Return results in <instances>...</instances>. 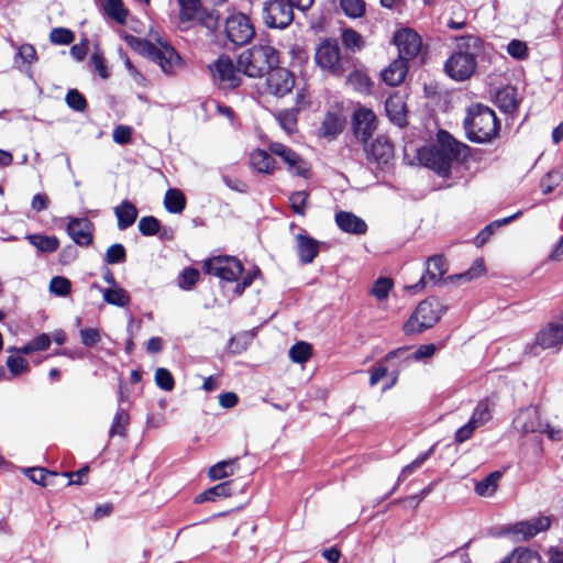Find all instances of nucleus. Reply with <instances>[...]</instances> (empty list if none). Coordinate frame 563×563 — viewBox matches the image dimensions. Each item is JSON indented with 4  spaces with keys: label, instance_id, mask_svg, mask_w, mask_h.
Wrapping results in <instances>:
<instances>
[{
    "label": "nucleus",
    "instance_id": "393cba45",
    "mask_svg": "<svg viewBox=\"0 0 563 563\" xmlns=\"http://www.w3.org/2000/svg\"><path fill=\"white\" fill-rule=\"evenodd\" d=\"M93 288L102 292L103 300L112 306L126 307L131 302L130 294L120 286L102 288L97 284L92 285Z\"/></svg>",
    "mask_w": 563,
    "mask_h": 563
},
{
    "label": "nucleus",
    "instance_id": "5fc2aeb1",
    "mask_svg": "<svg viewBox=\"0 0 563 563\" xmlns=\"http://www.w3.org/2000/svg\"><path fill=\"white\" fill-rule=\"evenodd\" d=\"M155 383L163 390L169 391L175 386V380L170 372L159 367L155 371Z\"/></svg>",
    "mask_w": 563,
    "mask_h": 563
},
{
    "label": "nucleus",
    "instance_id": "58836bf2",
    "mask_svg": "<svg viewBox=\"0 0 563 563\" xmlns=\"http://www.w3.org/2000/svg\"><path fill=\"white\" fill-rule=\"evenodd\" d=\"M104 11L107 14L119 23H124L128 18V11L122 0H104Z\"/></svg>",
    "mask_w": 563,
    "mask_h": 563
},
{
    "label": "nucleus",
    "instance_id": "338daca9",
    "mask_svg": "<svg viewBox=\"0 0 563 563\" xmlns=\"http://www.w3.org/2000/svg\"><path fill=\"white\" fill-rule=\"evenodd\" d=\"M100 332L95 328H85L80 330L81 343L86 346H93L100 341Z\"/></svg>",
    "mask_w": 563,
    "mask_h": 563
},
{
    "label": "nucleus",
    "instance_id": "ddd939ff",
    "mask_svg": "<svg viewBox=\"0 0 563 563\" xmlns=\"http://www.w3.org/2000/svg\"><path fill=\"white\" fill-rule=\"evenodd\" d=\"M394 43L398 48V58L407 63L417 57L422 47L420 35L410 29L397 31L394 36Z\"/></svg>",
    "mask_w": 563,
    "mask_h": 563
},
{
    "label": "nucleus",
    "instance_id": "39448f33",
    "mask_svg": "<svg viewBox=\"0 0 563 563\" xmlns=\"http://www.w3.org/2000/svg\"><path fill=\"white\" fill-rule=\"evenodd\" d=\"M446 306L435 297L422 300L408 320L402 324V331L407 335L424 332L434 327L445 313Z\"/></svg>",
    "mask_w": 563,
    "mask_h": 563
},
{
    "label": "nucleus",
    "instance_id": "a878e982",
    "mask_svg": "<svg viewBox=\"0 0 563 563\" xmlns=\"http://www.w3.org/2000/svg\"><path fill=\"white\" fill-rule=\"evenodd\" d=\"M386 113L391 122L398 126L407 123L406 104L400 96H391L386 100Z\"/></svg>",
    "mask_w": 563,
    "mask_h": 563
},
{
    "label": "nucleus",
    "instance_id": "9b49d317",
    "mask_svg": "<svg viewBox=\"0 0 563 563\" xmlns=\"http://www.w3.org/2000/svg\"><path fill=\"white\" fill-rule=\"evenodd\" d=\"M205 271L227 282L236 280L242 272V263L232 256H216L205 262Z\"/></svg>",
    "mask_w": 563,
    "mask_h": 563
},
{
    "label": "nucleus",
    "instance_id": "603ef678",
    "mask_svg": "<svg viewBox=\"0 0 563 563\" xmlns=\"http://www.w3.org/2000/svg\"><path fill=\"white\" fill-rule=\"evenodd\" d=\"M277 120L282 129H284L288 134L296 130L297 117L294 110L280 111L277 115Z\"/></svg>",
    "mask_w": 563,
    "mask_h": 563
},
{
    "label": "nucleus",
    "instance_id": "e2e57ef3",
    "mask_svg": "<svg viewBox=\"0 0 563 563\" xmlns=\"http://www.w3.org/2000/svg\"><path fill=\"white\" fill-rule=\"evenodd\" d=\"M561 181V176L558 172H549L540 183V188L544 195H548L553 191V189L559 186Z\"/></svg>",
    "mask_w": 563,
    "mask_h": 563
},
{
    "label": "nucleus",
    "instance_id": "a211bd4d",
    "mask_svg": "<svg viewBox=\"0 0 563 563\" xmlns=\"http://www.w3.org/2000/svg\"><path fill=\"white\" fill-rule=\"evenodd\" d=\"M353 129L356 139L366 143L376 129V117L366 108H360L353 115Z\"/></svg>",
    "mask_w": 563,
    "mask_h": 563
},
{
    "label": "nucleus",
    "instance_id": "f03ea898",
    "mask_svg": "<svg viewBox=\"0 0 563 563\" xmlns=\"http://www.w3.org/2000/svg\"><path fill=\"white\" fill-rule=\"evenodd\" d=\"M481 44L479 37L475 35L457 37L456 51L444 63L445 74L456 81L471 78L477 67L476 55Z\"/></svg>",
    "mask_w": 563,
    "mask_h": 563
},
{
    "label": "nucleus",
    "instance_id": "de8ad7c7",
    "mask_svg": "<svg viewBox=\"0 0 563 563\" xmlns=\"http://www.w3.org/2000/svg\"><path fill=\"white\" fill-rule=\"evenodd\" d=\"M23 472L33 483L42 486H48V479L57 475L56 473H48L42 467L25 468Z\"/></svg>",
    "mask_w": 563,
    "mask_h": 563
},
{
    "label": "nucleus",
    "instance_id": "b1692460",
    "mask_svg": "<svg viewBox=\"0 0 563 563\" xmlns=\"http://www.w3.org/2000/svg\"><path fill=\"white\" fill-rule=\"evenodd\" d=\"M407 71H408L407 62H405L404 59L397 58L382 71V79L384 80V82H386L389 86H393V87L398 86L399 84H401L404 81Z\"/></svg>",
    "mask_w": 563,
    "mask_h": 563
},
{
    "label": "nucleus",
    "instance_id": "6e6d98bb",
    "mask_svg": "<svg viewBox=\"0 0 563 563\" xmlns=\"http://www.w3.org/2000/svg\"><path fill=\"white\" fill-rule=\"evenodd\" d=\"M159 228V221L152 216L143 217L139 221V230L145 236L155 235Z\"/></svg>",
    "mask_w": 563,
    "mask_h": 563
},
{
    "label": "nucleus",
    "instance_id": "f3484780",
    "mask_svg": "<svg viewBox=\"0 0 563 563\" xmlns=\"http://www.w3.org/2000/svg\"><path fill=\"white\" fill-rule=\"evenodd\" d=\"M550 523L549 517H538L510 526L507 528V533L511 534L516 541H521L545 531L550 527Z\"/></svg>",
    "mask_w": 563,
    "mask_h": 563
},
{
    "label": "nucleus",
    "instance_id": "473e14b6",
    "mask_svg": "<svg viewBox=\"0 0 563 563\" xmlns=\"http://www.w3.org/2000/svg\"><path fill=\"white\" fill-rule=\"evenodd\" d=\"M500 472H493L475 485V492L482 497H492L497 490Z\"/></svg>",
    "mask_w": 563,
    "mask_h": 563
},
{
    "label": "nucleus",
    "instance_id": "8fccbe9b",
    "mask_svg": "<svg viewBox=\"0 0 563 563\" xmlns=\"http://www.w3.org/2000/svg\"><path fill=\"white\" fill-rule=\"evenodd\" d=\"M125 249L122 244L115 243L107 249L104 261L107 264H118L125 261Z\"/></svg>",
    "mask_w": 563,
    "mask_h": 563
},
{
    "label": "nucleus",
    "instance_id": "774afa93",
    "mask_svg": "<svg viewBox=\"0 0 563 563\" xmlns=\"http://www.w3.org/2000/svg\"><path fill=\"white\" fill-rule=\"evenodd\" d=\"M208 494L211 496V501H214L217 498L231 496V482H223L209 488Z\"/></svg>",
    "mask_w": 563,
    "mask_h": 563
},
{
    "label": "nucleus",
    "instance_id": "bb28decb",
    "mask_svg": "<svg viewBox=\"0 0 563 563\" xmlns=\"http://www.w3.org/2000/svg\"><path fill=\"white\" fill-rule=\"evenodd\" d=\"M296 240L301 262L305 264L311 263L319 252L318 241L305 234H297Z\"/></svg>",
    "mask_w": 563,
    "mask_h": 563
},
{
    "label": "nucleus",
    "instance_id": "cd10ccee",
    "mask_svg": "<svg viewBox=\"0 0 563 563\" xmlns=\"http://www.w3.org/2000/svg\"><path fill=\"white\" fill-rule=\"evenodd\" d=\"M114 214L119 230H125L135 222L139 211L132 202L125 200L114 208Z\"/></svg>",
    "mask_w": 563,
    "mask_h": 563
},
{
    "label": "nucleus",
    "instance_id": "2f4dec72",
    "mask_svg": "<svg viewBox=\"0 0 563 563\" xmlns=\"http://www.w3.org/2000/svg\"><path fill=\"white\" fill-rule=\"evenodd\" d=\"M25 239L40 252L53 253L59 246V241L54 235L27 234Z\"/></svg>",
    "mask_w": 563,
    "mask_h": 563
},
{
    "label": "nucleus",
    "instance_id": "052dcab7",
    "mask_svg": "<svg viewBox=\"0 0 563 563\" xmlns=\"http://www.w3.org/2000/svg\"><path fill=\"white\" fill-rule=\"evenodd\" d=\"M7 366L12 373V375H21L29 371L27 361L20 355H11L7 360Z\"/></svg>",
    "mask_w": 563,
    "mask_h": 563
},
{
    "label": "nucleus",
    "instance_id": "1a4fd4ad",
    "mask_svg": "<svg viewBox=\"0 0 563 563\" xmlns=\"http://www.w3.org/2000/svg\"><path fill=\"white\" fill-rule=\"evenodd\" d=\"M294 8L287 0H266L263 20L268 27L285 29L294 20Z\"/></svg>",
    "mask_w": 563,
    "mask_h": 563
},
{
    "label": "nucleus",
    "instance_id": "4d7b16f0",
    "mask_svg": "<svg viewBox=\"0 0 563 563\" xmlns=\"http://www.w3.org/2000/svg\"><path fill=\"white\" fill-rule=\"evenodd\" d=\"M49 40L54 44L68 45L75 40V34L64 27H56L51 31Z\"/></svg>",
    "mask_w": 563,
    "mask_h": 563
},
{
    "label": "nucleus",
    "instance_id": "680f3d73",
    "mask_svg": "<svg viewBox=\"0 0 563 563\" xmlns=\"http://www.w3.org/2000/svg\"><path fill=\"white\" fill-rule=\"evenodd\" d=\"M199 279V272L195 268H186L179 275L178 285L180 288L188 290L190 289Z\"/></svg>",
    "mask_w": 563,
    "mask_h": 563
},
{
    "label": "nucleus",
    "instance_id": "0eeeda50",
    "mask_svg": "<svg viewBox=\"0 0 563 563\" xmlns=\"http://www.w3.org/2000/svg\"><path fill=\"white\" fill-rule=\"evenodd\" d=\"M514 428L521 433H543L552 441L563 440V429L543 422L537 407H527L518 411L512 421Z\"/></svg>",
    "mask_w": 563,
    "mask_h": 563
},
{
    "label": "nucleus",
    "instance_id": "7ed1b4c3",
    "mask_svg": "<svg viewBox=\"0 0 563 563\" xmlns=\"http://www.w3.org/2000/svg\"><path fill=\"white\" fill-rule=\"evenodd\" d=\"M464 128L471 141L487 143L498 135L499 122L490 108L483 104H474L468 108L464 120Z\"/></svg>",
    "mask_w": 563,
    "mask_h": 563
},
{
    "label": "nucleus",
    "instance_id": "09e8293b",
    "mask_svg": "<svg viewBox=\"0 0 563 563\" xmlns=\"http://www.w3.org/2000/svg\"><path fill=\"white\" fill-rule=\"evenodd\" d=\"M71 283L69 279L63 276H56L52 278L49 283V290L51 292L55 294L56 296H67L70 292Z\"/></svg>",
    "mask_w": 563,
    "mask_h": 563
},
{
    "label": "nucleus",
    "instance_id": "72a5a7b5",
    "mask_svg": "<svg viewBox=\"0 0 563 563\" xmlns=\"http://www.w3.org/2000/svg\"><path fill=\"white\" fill-rule=\"evenodd\" d=\"M164 206L170 213H180L186 207V198L178 189H168L165 194Z\"/></svg>",
    "mask_w": 563,
    "mask_h": 563
},
{
    "label": "nucleus",
    "instance_id": "f704fd0d",
    "mask_svg": "<svg viewBox=\"0 0 563 563\" xmlns=\"http://www.w3.org/2000/svg\"><path fill=\"white\" fill-rule=\"evenodd\" d=\"M504 563H542L541 556L527 548L516 549Z\"/></svg>",
    "mask_w": 563,
    "mask_h": 563
},
{
    "label": "nucleus",
    "instance_id": "4c0bfd02",
    "mask_svg": "<svg viewBox=\"0 0 563 563\" xmlns=\"http://www.w3.org/2000/svg\"><path fill=\"white\" fill-rule=\"evenodd\" d=\"M520 214H521V211H518V212H516L515 214H512L510 217L496 220V221L492 222L490 224L486 225L479 232V234L476 238L477 244L478 245L484 244L493 235L495 229L500 228L501 225L510 223L512 220H515L518 217H520Z\"/></svg>",
    "mask_w": 563,
    "mask_h": 563
},
{
    "label": "nucleus",
    "instance_id": "79ce46f5",
    "mask_svg": "<svg viewBox=\"0 0 563 563\" xmlns=\"http://www.w3.org/2000/svg\"><path fill=\"white\" fill-rule=\"evenodd\" d=\"M312 354L311 345L307 342L300 341L294 344L289 350V357L295 363H305Z\"/></svg>",
    "mask_w": 563,
    "mask_h": 563
},
{
    "label": "nucleus",
    "instance_id": "864d4df0",
    "mask_svg": "<svg viewBox=\"0 0 563 563\" xmlns=\"http://www.w3.org/2000/svg\"><path fill=\"white\" fill-rule=\"evenodd\" d=\"M347 81L358 91H368L371 81L367 75L362 71L355 70L347 76Z\"/></svg>",
    "mask_w": 563,
    "mask_h": 563
},
{
    "label": "nucleus",
    "instance_id": "c756f323",
    "mask_svg": "<svg viewBox=\"0 0 563 563\" xmlns=\"http://www.w3.org/2000/svg\"><path fill=\"white\" fill-rule=\"evenodd\" d=\"M250 164L258 173L271 174L275 168V161L264 150H254L250 155Z\"/></svg>",
    "mask_w": 563,
    "mask_h": 563
},
{
    "label": "nucleus",
    "instance_id": "e433bc0d",
    "mask_svg": "<svg viewBox=\"0 0 563 563\" xmlns=\"http://www.w3.org/2000/svg\"><path fill=\"white\" fill-rule=\"evenodd\" d=\"M51 345V336L46 333H42L34 339H32L24 346L16 349V352L20 354L29 355L36 351H46Z\"/></svg>",
    "mask_w": 563,
    "mask_h": 563
},
{
    "label": "nucleus",
    "instance_id": "aec40b11",
    "mask_svg": "<svg viewBox=\"0 0 563 563\" xmlns=\"http://www.w3.org/2000/svg\"><path fill=\"white\" fill-rule=\"evenodd\" d=\"M269 151L280 157L287 165L288 169L298 175L306 176L307 167L301 157L286 145L275 142L269 145Z\"/></svg>",
    "mask_w": 563,
    "mask_h": 563
},
{
    "label": "nucleus",
    "instance_id": "f8f14e48",
    "mask_svg": "<svg viewBox=\"0 0 563 563\" xmlns=\"http://www.w3.org/2000/svg\"><path fill=\"white\" fill-rule=\"evenodd\" d=\"M143 49L162 68L165 74H173L181 66V58L178 53L167 43H159L158 46L147 42L142 43Z\"/></svg>",
    "mask_w": 563,
    "mask_h": 563
},
{
    "label": "nucleus",
    "instance_id": "4468645a",
    "mask_svg": "<svg viewBox=\"0 0 563 563\" xmlns=\"http://www.w3.org/2000/svg\"><path fill=\"white\" fill-rule=\"evenodd\" d=\"M295 86L294 75L286 68L277 65L266 74V90L276 97H284L289 93Z\"/></svg>",
    "mask_w": 563,
    "mask_h": 563
},
{
    "label": "nucleus",
    "instance_id": "a19ab883",
    "mask_svg": "<svg viewBox=\"0 0 563 563\" xmlns=\"http://www.w3.org/2000/svg\"><path fill=\"white\" fill-rule=\"evenodd\" d=\"M492 418L489 405L487 401H479L470 419L472 426L476 429L487 423Z\"/></svg>",
    "mask_w": 563,
    "mask_h": 563
},
{
    "label": "nucleus",
    "instance_id": "2eb2a0df",
    "mask_svg": "<svg viewBox=\"0 0 563 563\" xmlns=\"http://www.w3.org/2000/svg\"><path fill=\"white\" fill-rule=\"evenodd\" d=\"M446 273V264L442 256L437 255L430 257L426 263V273L415 285L407 286L406 289L417 294L428 285L438 283Z\"/></svg>",
    "mask_w": 563,
    "mask_h": 563
},
{
    "label": "nucleus",
    "instance_id": "c03bdc74",
    "mask_svg": "<svg viewBox=\"0 0 563 563\" xmlns=\"http://www.w3.org/2000/svg\"><path fill=\"white\" fill-rule=\"evenodd\" d=\"M340 4L343 12L350 18H361L365 13L364 0H341Z\"/></svg>",
    "mask_w": 563,
    "mask_h": 563
},
{
    "label": "nucleus",
    "instance_id": "c9c22d12",
    "mask_svg": "<svg viewBox=\"0 0 563 563\" xmlns=\"http://www.w3.org/2000/svg\"><path fill=\"white\" fill-rule=\"evenodd\" d=\"M178 2L180 7V22L189 23L195 21L201 8L200 0H178Z\"/></svg>",
    "mask_w": 563,
    "mask_h": 563
},
{
    "label": "nucleus",
    "instance_id": "0e129e2a",
    "mask_svg": "<svg viewBox=\"0 0 563 563\" xmlns=\"http://www.w3.org/2000/svg\"><path fill=\"white\" fill-rule=\"evenodd\" d=\"M507 52L514 58L523 59L528 55V46L522 41L512 40L507 45Z\"/></svg>",
    "mask_w": 563,
    "mask_h": 563
},
{
    "label": "nucleus",
    "instance_id": "ea45409f",
    "mask_svg": "<svg viewBox=\"0 0 563 563\" xmlns=\"http://www.w3.org/2000/svg\"><path fill=\"white\" fill-rule=\"evenodd\" d=\"M344 47L351 52L361 51L364 46L363 37L353 29H345L341 35Z\"/></svg>",
    "mask_w": 563,
    "mask_h": 563
},
{
    "label": "nucleus",
    "instance_id": "13d9d810",
    "mask_svg": "<svg viewBox=\"0 0 563 563\" xmlns=\"http://www.w3.org/2000/svg\"><path fill=\"white\" fill-rule=\"evenodd\" d=\"M485 273V265L482 258H476L468 271L456 275V279L463 282H470L476 277L482 276Z\"/></svg>",
    "mask_w": 563,
    "mask_h": 563
},
{
    "label": "nucleus",
    "instance_id": "a18cd8bd",
    "mask_svg": "<svg viewBox=\"0 0 563 563\" xmlns=\"http://www.w3.org/2000/svg\"><path fill=\"white\" fill-rule=\"evenodd\" d=\"M432 453L433 448H430L428 451L419 454L411 463L406 465L398 476V483L405 481L409 475L418 470L432 455Z\"/></svg>",
    "mask_w": 563,
    "mask_h": 563
},
{
    "label": "nucleus",
    "instance_id": "4be33fe9",
    "mask_svg": "<svg viewBox=\"0 0 563 563\" xmlns=\"http://www.w3.org/2000/svg\"><path fill=\"white\" fill-rule=\"evenodd\" d=\"M338 227L351 234H363L367 230V225L363 219L349 211H340L335 214Z\"/></svg>",
    "mask_w": 563,
    "mask_h": 563
},
{
    "label": "nucleus",
    "instance_id": "f257e3e1",
    "mask_svg": "<svg viewBox=\"0 0 563 563\" xmlns=\"http://www.w3.org/2000/svg\"><path fill=\"white\" fill-rule=\"evenodd\" d=\"M466 152V145L454 140L449 133L441 131L438 135V144L422 148L419 156L427 167L445 177L450 174L452 163L465 156Z\"/></svg>",
    "mask_w": 563,
    "mask_h": 563
},
{
    "label": "nucleus",
    "instance_id": "37998d69",
    "mask_svg": "<svg viewBox=\"0 0 563 563\" xmlns=\"http://www.w3.org/2000/svg\"><path fill=\"white\" fill-rule=\"evenodd\" d=\"M129 421H130V417L125 410L120 409L119 411H117V413L113 418L112 426L109 431V435L111 438L114 435L124 437Z\"/></svg>",
    "mask_w": 563,
    "mask_h": 563
},
{
    "label": "nucleus",
    "instance_id": "412c9836",
    "mask_svg": "<svg viewBox=\"0 0 563 563\" xmlns=\"http://www.w3.org/2000/svg\"><path fill=\"white\" fill-rule=\"evenodd\" d=\"M365 151L367 158L378 165H386L394 157V147L386 136H377Z\"/></svg>",
    "mask_w": 563,
    "mask_h": 563
},
{
    "label": "nucleus",
    "instance_id": "49530a36",
    "mask_svg": "<svg viewBox=\"0 0 563 563\" xmlns=\"http://www.w3.org/2000/svg\"><path fill=\"white\" fill-rule=\"evenodd\" d=\"M394 287V283L390 278H387V277H382V278H378L372 289H371V294L377 299V300H385L388 296H389V292L390 290L393 289Z\"/></svg>",
    "mask_w": 563,
    "mask_h": 563
},
{
    "label": "nucleus",
    "instance_id": "20e7f679",
    "mask_svg": "<svg viewBox=\"0 0 563 563\" xmlns=\"http://www.w3.org/2000/svg\"><path fill=\"white\" fill-rule=\"evenodd\" d=\"M278 62V52L269 45H255L242 52L238 58L239 69L252 78L266 75Z\"/></svg>",
    "mask_w": 563,
    "mask_h": 563
},
{
    "label": "nucleus",
    "instance_id": "9d476101",
    "mask_svg": "<svg viewBox=\"0 0 563 563\" xmlns=\"http://www.w3.org/2000/svg\"><path fill=\"white\" fill-rule=\"evenodd\" d=\"M227 37L235 45H245L255 35V29L250 18L244 13H232L225 20Z\"/></svg>",
    "mask_w": 563,
    "mask_h": 563
},
{
    "label": "nucleus",
    "instance_id": "6e6552de",
    "mask_svg": "<svg viewBox=\"0 0 563 563\" xmlns=\"http://www.w3.org/2000/svg\"><path fill=\"white\" fill-rule=\"evenodd\" d=\"M563 345V313L541 328L528 349L533 355L542 350L559 351Z\"/></svg>",
    "mask_w": 563,
    "mask_h": 563
},
{
    "label": "nucleus",
    "instance_id": "69168bd1",
    "mask_svg": "<svg viewBox=\"0 0 563 563\" xmlns=\"http://www.w3.org/2000/svg\"><path fill=\"white\" fill-rule=\"evenodd\" d=\"M112 137L118 144H129L132 140V128L129 125H118L113 130Z\"/></svg>",
    "mask_w": 563,
    "mask_h": 563
},
{
    "label": "nucleus",
    "instance_id": "3c124183",
    "mask_svg": "<svg viewBox=\"0 0 563 563\" xmlns=\"http://www.w3.org/2000/svg\"><path fill=\"white\" fill-rule=\"evenodd\" d=\"M309 195L308 192L301 190L292 192L289 197V202L292 211L297 214L303 216L306 206L308 202Z\"/></svg>",
    "mask_w": 563,
    "mask_h": 563
},
{
    "label": "nucleus",
    "instance_id": "5701e85b",
    "mask_svg": "<svg viewBox=\"0 0 563 563\" xmlns=\"http://www.w3.org/2000/svg\"><path fill=\"white\" fill-rule=\"evenodd\" d=\"M345 126V118L339 112H328L319 128V135L327 139L336 137Z\"/></svg>",
    "mask_w": 563,
    "mask_h": 563
},
{
    "label": "nucleus",
    "instance_id": "6ab92c4d",
    "mask_svg": "<svg viewBox=\"0 0 563 563\" xmlns=\"http://www.w3.org/2000/svg\"><path fill=\"white\" fill-rule=\"evenodd\" d=\"M67 232L76 244L88 246L92 242L93 224L87 218H71Z\"/></svg>",
    "mask_w": 563,
    "mask_h": 563
},
{
    "label": "nucleus",
    "instance_id": "dca6fc26",
    "mask_svg": "<svg viewBox=\"0 0 563 563\" xmlns=\"http://www.w3.org/2000/svg\"><path fill=\"white\" fill-rule=\"evenodd\" d=\"M211 70L220 82L228 88H235L241 84L242 70L235 67L233 62L225 55H221L211 67Z\"/></svg>",
    "mask_w": 563,
    "mask_h": 563
},
{
    "label": "nucleus",
    "instance_id": "c85d7f7f",
    "mask_svg": "<svg viewBox=\"0 0 563 563\" xmlns=\"http://www.w3.org/2000/svg\"><path fill=\"white\" fill-rule=\"evenodd\" d=\"M496 104L504 112H512L519 104L517 89L507 86L496 92Z\"/></svg>",
    "mask_w": 563,
    "mask_h": 563
},
{
    "label": "nucleus",
    "instance_id": "bf43d9fd",
    "mask_svg": "<svg viewBox=\"0 0 563 563\" xmlns=\"http://www.w3.org/2000/svg\"><path fill=\"white\" fill-rule=\"evenodd\" d=\"M66 103L75 111H84L87 107L85 97L76 89H70L66 95Z\"/></svg>",
    "mask_w": 563,
    "mask_h": 563
},
{
    "label": "nucleus",
    "instance_id": "7c9ffc66",
    "mask_svg": "<svg viewBox=\"0 0 563 563\" xmlns=\"http://www.w3.org/2000/svg\"><path fill=\"white\" fill-rule=\"evenodd\" d=\"M238 461L239 459L235 457L216 463L208 471L209 478L218 481L233 475L239 468Z\"/></svg>",
    "mask_w": 563,
    "mask_h": 563
},
{
    "label": "nucleus",
    "instance_id": "423d86ee",
    "mask_svg": "<svg viewBox=\"0 0 563 563\" xmlns=\"http://www.w3.org/2000/svg\"><path fill=\"white\" fill-rule=\"evenodd\" d=\"M314 62L323 74L333 77H341L352 67L351 57L342 54L335 40L329 38L316 47Z\"/></svg>",
    "mask_w": 563,
    "mask_h": 563
}]
</instances>
